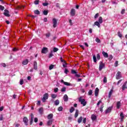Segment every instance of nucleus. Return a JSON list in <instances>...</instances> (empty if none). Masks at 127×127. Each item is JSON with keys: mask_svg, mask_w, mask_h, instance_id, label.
<instances>
[{"mask_svg": "<svg viewBox=\"0 0 127 127\" xmlns=\"http://www.w3.org/2000/svg\"><path fill=\"white\" fill-rule=\"evenodd\" d=\"M39 113L41 115H42V114H43V107H41V108H39Z\"/></svg>", "mask_w": 127, "mask_h": 127, "instance_id": "24", "label": "nucleus"}, {"mask_svg": "<svg viewBox=\"0 0 127 127\" xmlns=\"http://www.w3.org/2000/svg\"><path fill=\"white\" fill-rule=\"evenodd\" d=\"M120 117L121 118V121H124V119H125V116H124V113H123V112L121 113Z\"/></svg>", "mask_w": 127, "mask_h": 127, "instance_id": "26", "label": "nucleus"}, {"mask_svg": "<svg viewBox=\"0 0 127 127\" xmlns=\"http://www.w3.org/2000/svg\"><path fill=\"white\" fill-rule=\"evenodd\" d=\"M104 108V105H101V106L100 108V111L101 112V113H103V108Z\"/></svg>", "mask_w": 127, "mask_h": 127, "instance_id": "45", "label": "nucleus"}, {"mask_svg": "<svg viewBox=\"0 0 127 127\" xmlns=\"http://www.w3.org/2000/svg\"><path fill=\"white\" fill-rule=\"evenodd\" d=\"M61 92H66V87H63L61 90Z\"/></svg>", "mask_w": 127, "mask_h": 127, "instance_id": "39", "label": "nucleus"}, {"mask_svg": "<svg viewBox=\"0 0 127 127\" xmlns=\"http://www.w3.org/2000/svg\"><path fill=\"white\" fill-rule=\"evenodd\" d=\"M91 120L92 121H96L97 120V116L95 115H91Z\"/></svg>", "mask_w": 127, "mask_h": 127, "instance_id": "21", "label": "nucleus"}, {"mask_svg": "<svg viewBox=\"0 0 127 127\" xmlns=\"http://www.w3.org/2000/svg\"><path fill=\"white\" fill-rule=\"evenodd\" d=\"M118 64H119V62L118 61H116L115 63V67H118Z\"/></svg>", "mask_w": 127, "mask_h": 127, "instance_id": "53", "label": "nucleus"}, {"mask_svg": "<svg viewBox=\"0 0 127 127\" xmlns=\"http://www.w3.org/2000/svg\"><path fill=\"white\" fill-rule=\"evenodd\" d=\"M35 123H37L38 122V119L37 118H35L34 119Z\"/></svg>", "mask_w": 127, "mask_h": 127, "instance_id": "64", "label": "nucleus"}, {"mask_svg": "<svg viewBox=\"0 0 127 127\" xmlns=\"http://www.w3.org/2000/svg\"><path fill=\"white\" fill-rule=\"evenodd\" d=\"M79 102L81 103V105H83V107H85L87 105V102H86L85 99H82L81 97L79 98Z\"/></svg>", "mask_w": 127, "mask_h": 127, "instance_id": "1", "label": "nucleus"}, {"mask_svg": "<svg viewBox=\"0 0 127 127\" xmlns=\"http://www.w3.org/2000/svg\"><path fill=\"white\" fill-rule=\"evenodd\" d=\"M28 62H29L27 59H26L23 61L22 64H23V65H27L28 64Z\"/></svg>", "mask_w": 127, "mask_h": 127, "instance_id": "20", "label": "nucleus"}, {"mask_svg": "<svg viewBox=\"0 0 127 127\" xmlns=\"http://www.w3.org/2000/svg\"><path fill=\"white\" fill-rule=\"evenodd\" d=\"M58 111H59V112H62V111H63V107H62V106L59 107L58 108Z\"/></svg>", "mask_w": 127, "mask_h": 127, "instance_id": "34", "label": "nucleus"}, {"mask_svg": "<svg viewBox=\"0 0 127 127\" xmlns=\"http://www.w3.org/2000/svg\"><path fill=\"white\" fill-rule=\"evenodd\" d=\"M69 22L70 25H73V22H72V20L69 19Z\"/></svg>", "mask_w": 127, "mask_h": 127, "instance_id": "62", "label": "nucleus"}, {"mask_svg": "<svg viewBox=\"0 0 127 127\" xmlns=\"http://www.w3.org/2000/svg\"><path fill=\"white\" fill-rule=\"evenodd\" d=\"M75 14H76V10L74 8H72L70 10V15L71 16H75Z\"/></svg>", "mask_w": 127, "mask_h": 127, "instance_id": "9", "label": "nucleus"}, {"mask_svg": "<svg viewBox=\"0 0 127 127\" xmlns=\"http://www.w3.org/2000/svg\"><path fill=\"white\" fill-rule=\"evenodd\" d=\"M33 119H34V115L32 113L31 114V119L30 121V125L31 126L33 124Z\"/></svg>", "mask_w": 127, "mask_h": 127, "instance_id": "10", "label": "nucleus"}, {"mask_svg": "<svg viewBox=\"0 0 127 127\" xmlns=\"http://www.w3.org/2000/svg\"><path fill=\"white\" fill-rule=\"evenodd\" d=\"M47 119L49 120H53V114H49L47 116Z\"/></svg>", "mask_w": 127, "mask_h": 127, "instance_id": "12", "label": "nucleus"}, {"mask_svg": "<svg viewBox=\"0 0 127 127\" xmlns=\"http://www.w3.org/2000/svg\"><path fill=\"white\" fill-rule=\"evenodd\" d=\"M117 109H120L121 108V101H118L117 103Z\"/></svg>", "mask_w": 127, "mask_h": 127, "instance_id": "25", "label": "nucleus"}, {"mask_svg": "<svg viewBox=\"0 0 127 127\" xmlns=\"http://www.w3.org/2000/svg\"><path fill=\"white\" fill-rule=\"evenodd\" d=\"M117 80H119V79L122 78V72L121 71H118L116 76Z\"/></svg>", "mask_w": 127, "mask_h": 127, "instance_id": "4", "label": "nucleus"}, {"mask_svg": "<svg viewBox=\"0 0 127 127\" xmlns=\"http://www.w3.org/2000/svg\"><path fill=\"white\" fill-rule=\"evenodd\" d=\"M42 5L44 6H47V5H49V3H48V2H44V3H42Z\"/></svg>", "mask_w": 127, "mask_h": 127, "instance_id": "42", "label": "nucleus"}, {"mask_svg": "<svg viewBox=\"0 0 127 127\" xmlns=\"http://www.w3.org/2000/svg\"><path fill=\"white\" fill-rule=\"evenodd\" d=\"M93 58L94 62L96 63L97 62V57H96V56H93Z\"/></svg>", "mask_w": 127, "mask_h": 127, "instance_id": "41", "label": "nucleus"}, {"mask_svg": "<svg viewBox=\"0 0 127 127\" xmlns=\"http://www.w3.org/2000/svg\"><path fill=\"white\" fill-rule=\"evenodd\" d=\"M118 35L119 36V37H120L121 38H122V37H123V35L122 34V33H121V32H118Z\"/></svg>", "mask_w": 127, "mask_h": 127, "instance_id": "40", "label": "nucleus"}, {"mask_svg": "<svg viewBox=\"0 0 127 127\" xmlns=\"http://www.w3.org/2000/svg\"><path fill=\"white\" fill-rule=\"evenodd\" d=\"M39 3V0H36L34 1V4L37 5Z\"/></svg>", "mask_w": 127, "mask_h": 127, "instance_id": "48", "label": "nucleus"}, {"mask_svg": "<svg viewBox=\"0 0 127 127\" xmlns=\"http://www.w3.org/2000/svg\"><path fill=\"white\" fill-rule=\"evenodd\" d=\"M107 77H104V78L103 79V82L104 83H107Z\"/></svg>", "mask_w": 127, "mask_h": 127, "instance_id": "56", "label": "nucleus"}, {"mask_svg": "<svg viewBox=\"0 0 127 127\" xmlns=\"http://www.w3.org/2000/svg\"><path fill=\"white\" fill-rule=\"evenodd\" d=\"M23 122L24 123L25 126H28V119L27 117H24L23 119Z\"/></svg>", "mask_w": 127, "mask_h": 127, "instance_id": "7", "label": "nucleus"}, {"mask_svg": "<svg viewBox=\"0 0 127 127\" xmlns=\"http://www.w3.org/2000/svg\"><path fill=\"white\" fill-rule=\"evenodd\" d=\"M101 23H100L98 21H96L94 22V24L93 26L96 25L98 27L100 28L101 27Z\"/></svg>", "mask_w": 127, "mask_h": 127, "instance_id": "17", "label": "nucleus"}, {"mask_svg": "<svg viewBox=\"0 0 127 127\" xmlns=\"http://www.w3.org/2000/svg\"><path fill=\"white\" fill-rule=\"evenodd\" d=\"M99 17V13H96L94 16V18L96 19Z\"/></svg>", "mask_w": 127, "mask_h": 127, "instance_id": "50", "label": "nucleus"}, {"mask_svg": "<svg viewBox=\"0 0 127 127\" xmlns=\"http://www.w3.org/2000/svg\"><path fill=\"white\" fill-rule=\"evenodd\" d=\"M99 88L98 87H97L95 89V97H98V95H99Z\"/></svg>", "mask_w": 127, "mask_h": 127, "instance_id": "14", "label": "nucleus"}, {"mask_svg": "<svg viewBox=\"0 0 127 127\" xmlns=\"http://www.w3.org/2000/svg\"><path fill=\"white\" fill-rule=\"evenodd\" d=\"M4 11V12L3 13V14L5 15V16H7V17H9L10 16L9 11H8L7 9H5Z\"/></svg>", "mask_w": 127, "mask_h": 127, "instance_id": "8", "label": "nucleus"}, {"mask_svg": "<svg viewBox=\"0 0 127 127\" xmlns=\"http://www.w3.org/2000/svg\"><path fill=\"white\" fill-rule=\"evenodd\" d=\"M59 89H58V88H56L54 89V91L55 92V93H57V92H58Z\"/></svg>", "mask_w": 127, "mask_h": 127, "instance_id": "57", "label": "nucleus"}, {"mask_svg": "<svg viewBox=\"0 0 127 127\" xmlns=\"http://www.w3.org/2000/svg\"><path fill=\"white\" fill-rule=\"evenodd\" d=\"M53 68H54V65L51 64L49 66V70H52V69H53Z\"/></svg>", "mask_w": 127, "mask_h": 127, "instance_id": "44", "label": "nucleus"}, {"mask_svg": "<svg viewBox=\"0 0 127 127\" xmlns=\"http://www.w3.org/2000/svg\"><path fill=\"white\" fill-rule=\"evenodd\" d=\"M98 22L100 24L103 23V17H100L98 20Z\"/></svg>", "mask_w": 127, "mask_h": 127, "instance_id": "29", "label": "nucleus"}, {"mask_svg": "<svg viewBox=\"0 0 127 127\" xmlns=\"http://www.w3.org/2000/svg\"><path fill=\"white\" fill-rule=\"evenodd\" d=\"M60 103V102H59V100L57 99L55 101V106H58L59 104Z\"/></svg>", "mask_w": 127, "mask_h": 127, "instance_id": "27", "label": "nucleus"}, {"mask_svg": "<svg viewBox=\"0 0 127 127\" xmlns=\"http://www.w3.org/2000/svg\"><path fill=\"white\" fill-rule=\"evenodd\" d=\"M51 97L52 99H56V98H57V95L55 94H51Z\"/></svg>", "mask_w": 127, "mask_h": 127, "instance_id": "30", "label": "nucleus"}, {"mask_svg": "<svg viewBox=\"0 0 127 127\" xmlns=\"http://www.w3.org/2000/svg\"><path fill=\"white\" fill-rule=\"evenodd\" d=\"M53 123V120H49L47 122V126H48V127H50V126L52 125Z\"/></svg>", "mask_w": 127, "mask_h": 127, "instance_id": "15", "label": "nucleus"}, {"mask_svg": "<svg viewBox=\"0 0 127 127\" xmlns=\"http://www.w3.org/2000/svg\"><path fill=\"white\" fill-rule=\"evenodd\" d=\"M64 102H68V96L67 94H65L64 96Z\"/></svg>", "mask_w": 127, "mask_h": 127, "instance_id": "19", "label": "nucleus"}, {"mask_svg": "<svg viewBox=\"0 0 127 127\" xmlns=\"http://www.w3.org/2000/svg\"><path fill=\"white\" fill-rule=\"evenodd\" d=\"M57 20H56V18L53 19V26L54 28L57 26Z\"/></svg>", "mask_w": 127, "mask_h": 127, "instance_id": "6", "label": "nucleus"}, {"mask_svg": "<svg viewBox=\"0 0 127 127\" xmlns=\"http://www.w3.org/2000/svg\"><path fill=\"white\" fill-rule=\"evenodd\" d=\"M109 60L110 61H111V60H112V59H113V55H110V56H109Z\"/></svg>", "mask_w": 127, "mask_h": 127, "instance_id": "52", "label": "nucleus"}, {"mask_svg": "<svg viewBox=\"0 0 127 127\" xmlns=\"http://www.w3.org/2000/svg\"><path fill=\"white\" fill-rule=\"evenodd\" d=\"M52 56H53V54H52V52H51V53L49 54V58H51Z\"/></svg>", "mask_w": 127, "mask_h": 127, "instance_id": "54", "label": "nucleus"}, {"mask_svg": "<svg viewBox=\"0 0 127 127\" xmlns=\"http://www.w3.org/2000/svg\"><path fill=\"white\" fill-rule=\"evenodd\" d=\"M101 103H102L101 100H99L97 104V106H100V104H101Z\"/></svg>", "mask_w": 127, "mask_h": 127, "instance_id": "63", "label": "nucleus"}, {"mask_svg": "<svg viewBox=\"0 0 127 127\" xmlns=\"http://www.w3.org/2000/svg\"><path fill=\"white\" fill-rule=\"evenodd\" d=\"M79 116V110H76L75 113L74 115V118H78V116Z\"/></svg>", "mask_w": 127, "mask_h": 127, "instance_id": "22", "label": "nucleus"}, {"mask_svg": "<svg viewBox=\"0 0 127 127\" xmlns=\"http://www.w3.org/2000/svg\"><path fill=\"white\" fill-rule=\"evenodd\" d=\"M112 107H109L106 111H105V114L107 115V114H109V113H111L112 112Z\"/></svg>", "mask_w": 127, "mask_h": 127, "instance_id": "11", "label": "nucleus"}, {"mask_svg": "<svg viewBox=\"0 0 127 127\" xmlns=\"http://www.w3.org/2000/svg\"><path fill=\"white\" fill-rule=\"evenodd\" d=\"M46 37L47 38L50 37V33H48L46 34Z\"/></svg>", "mask_w": 127, "mask_h": 127, "instance_id": "49", "label": "nucleus"}, {"mask_svg": "<svg viewBox=\"0 0 127 127\" xmlns=\"http://www.w3.org/2000/svg\"><path fill=\"white\" fill-rule=\"evenodd\" d=\"M96 57L97 58V60H100L101 59V56H100L99 54H97Z\"/></svg>", "mask_w": 127, "mask_h": 127, "instance_id": "43", "label": "nucleus"}, {"mask_svg": "<svg viewBox=\"0 0 127 127\" xmlns=\"http://www.w3.org/2000/svg\"><path fill=\"white\" fill-rule=\"evenodd\" d=\"M23 79H20V85H23Z\"/></svg>", "mask_w": 127, "mask_h": 127, "instance_id": "55", "label": "nucleus"}, {"mask_svg": "<svg viewBox=\"0 0 127 127\" xmlns=\"http://www.w3.org/2000/svg\"><path fill=\"white\" fill-rule=\"evenodd\" d=\"M43 14H44V15H47L48 14V10H44Z\"/></svg>", "mask_w": 127, "mask_h": 127, "instance_id": "37", "label": "nucleus"}, {"mask_svg": "<svg viewBox=\"0 0 127 127\" xmlns=\"http://www.w3.org/2000/svg\"><path fill=\"white\" fill-rule=\"evenodd\" d=\"M105 64L103 63V62H100L99 63V71H101V70H103L104 68H105Z\"/></svg>", "mask_w": 127, "mask_h": 127, "instance_id": "2", "label": "nucleus"}, {"mask_svg": "<svg viewBox=\"0 0 127 127\" xmlns=\"http://www.w3.org/2000/svg\"><path fill=\"white\" fill-rule=\"evenodd\" d=\"M47 52H48V48L46 47L43 48L41 51V53L43 54H46Z\"/></svg>", "mask_w": 127, "mask_h": 127, "instance_id": "5", "label": "nucleus"}, {"mask_svg": "<svg viewBox=\"0 0 127 127\" xmlns=\"http://www.w3.org/2000/svg\"><path fill=\"white\" fill-rule=\"evenodd\" d=\"M92 94H93V90H90L88 91V96H91V95H92Z\"/></svg>", "mask_w": 127, "mask_h": 127, "instance_id": "36", "label": "nucleus"}, {"mask_svg": "<svg viewBox=\"0 0 127 127\" xmlns=\"http://www.w3.org/2000/svg\"><path fill=\"white\" fill-rule=\"evenodd\" d=\"M59 49L57 48H54L53 52H57L58 51Z\"/></svg>", "mask_w": 127, "mask_h": 127, "instance_id": "51", "label": "nucleus"}, {"mask_svg": "<svg viewBox=\"0 0 127 127\" xmlns=\"http://www.w3.org/2000/svg\"><path fill=\"white\" fill-rule=\"evenodd\" d=\"M113 89H111L108 94L109 98H111V97H112V94H113Z\"/></svg>", "mask_w": 127, "mask_h": 127, "instance_id": "28", "label": "nucleus"}, {"mask_svg": "<svg viewBox=\"0 0 127 127\" xmlns=\"http://www.w3.org/2000/svg\"><path fill=\"white\" fill-rule=\"evenodd\" d=\"M68 72H69V70H68V69H67V68H65L64 73H65V74H67V73H68Z\"/></svg>", "mask_w": 127, "mask_h": 127, "instance_id": "59", "label": "nucleus"}, {"mask_svg": "<svg viewBox=\"0 0 127 127\" xmlns=\"http://www.w3.org/2000/svg\"><path fill=\"white\" fill-rule=\"evenodd\" d=\"M60 60H61V62H62V63L64 62V64H65V65L67 64L66 63V61H65V60H63V58H62V57H61L60 58Z\"/></svg>", "mask_w": 127, "mask_h": 127, "instance_id": "33", "label": "nucleus"}, {"mask_svg": "<svg viewBox=\"0 0 127 127\" xmlns=\"http://www.w3.org/2000/svg\"><path fill=\"white\" fill-rule=\"evenodd\" d=\"M79 47L80 48H81L82 49H83V50H85V48L84 47V46L82 45H80Z\"/></svg>", "mask_w": 127, "mask_h": 127, "instance_id": "60", "label": "nucleus"}, {"mask_svg": "<svg viewBox=\"0 0 127 127\" xmlns=\"http://www.w3.org/2000/svg\"><path fill=\"white\" fill-rule=\"evenodd\" d=\"M64 85H65V86H71V83L67 82H64Z\"/></svg>", "mask_w": 127, "mask_h": 127, "instance_id": "35", "label": "nucleus"}, {"mask_svg": "<svg viewBox=\"0 0 127 127\" xmlns=\"http://www.w3.org/2000/svg\"><path fill=\"white\" fill-rule=\"evenodd\" d=\"M95 41L97 42V43H101V40H100L99 38H96L95 39Z\"/></svg>", "mask_w": 127, "mask_h": 127, "instance_id": "38", "label": "nucleus"}, {"mask_svg": "<svg viewBox=\"0 0 127 127\" xmlns=\"http://www.w3.org/2000/svg\"><path fill=\"white\" fill-rule=\"evenodd\" d=\"M4 6L1 5H0V10H4Z\"/></svg>", "mask_w": 127, "mask_h": 127, "instance_id": "46", "label": "nucleus"}, {"mask_svg": "<svg viewBox=\"0 0 127 127\" xmlns=\"http://www.w3.org/2000/svg\"><path fill=\"white\" fill-rule=\"evenodd\" d=\"M71 74H77V72H76V70H74V69H71Z\"/></svg>", "mask_w": 127, "mask_h": 127, "instance_id": "47", "label": "nucleus"}, {"mask_svg": "<svg viewBox=\"0 0 127 127\" xmlns=\"http://www.w3.org/2000/svg\"><path fill=\"white\" fill-rule=\"evenodd\" d=\"M86 122H87V118H85L83 120V124H86Z\"/></svg>", "mask_w": 127, "mask_h": 127, "instance_id": "58", "label": "nucleus"}, {"mask_svg": "<svg viewBox=\"0 0 127 127\" xmlns=\"http://www.w3.org/2000/svg\"><path fill=\"white\" fill-rule=\"evenodd\" d=\"M34 13H35V14H37V15L40 14V12L38 10H34Z\"/></svg>", "mask_w": 127, "mask_h": 127, "instance_id": "31", "label": "nucleus"}, {"mask_svg": "<svg viewBox=\"0 0 127 127\" xmlns=\"http://www.w3.org/2000/svg\"><path fill=\"white\" fill-rule=\"evenodd\" d=\"M82 121H83V117L81 116L79 118H78L77 120V123L78 124H81V123H82Z\"/></svg>", "mask_w": 127, "mask_h": 127, "instance_id": "23", "label": "nucleus"}, {"mask_svg": "<svg viewBox=\"0 0 127 127\" xmlns=\"http://www.w3.org/2000/svg\"><path fill=\"white\" fill-rule=\"evenodd\" d=\"M49 95L48 93H45L44 95L43 98L42 99V101H43V103H45L46 100L48 99Z\"/></svg>", "mask_w": 127, "mask_h": 127, "instance_id": "3", "label": "nucleus"}, {"mask_svg": "<svg viewBox=\"0 0 127 127\" xmlns=\"http://www.w3.org/2000/svg\"><path fill=\"white\" fill-rule=\"evenodd\" d=\"M102 54L105 58H108L109 57V55L104 51L102 52Z\"/></svg>", "mask_w": 127, "mask_h": 127, "instance_id": "18", "label": "nucleus"}, {"mask_svg": "<svg viewBox=\"0 0 127 127\" xmlns=\"http://www.w3.org/2000/svg\"><path fill=\"white\" fill-rule=\"evenodd\" d=\"M127 81H126L125 82V83L123 84V85L122 86V90H123V91H125V90H126V89H127Z\"/></svg>", "mask_w": 127, "mask_h": 127, "instance_id": "13", "label": "nucleus"}, {"mask_svg": "<svg viewBox=\"0 0 127 127\" xmlns=\"http://www.w3.org/2000/svg\"><path fill=\"white\" fill-rule=\"evenodd\" d=\"M74 111H75V108H74L73 107H71L69 110L70 113H72L73 112H74Z\"/></svg>", "mask_w": 127, "mask_h": 127, "instance_id": "32", "label": "nucleus"}, {"mask_svg": "<svg viewBox=\"0 0 127 127\" xmlns=\"http://www.w3.org/2000/svg\"><path fill=\"white\" fill-rule=\"evenodd\" d=\"M75 77H77V78H80V77H81V75L80 74H78L77 73H76V74H75Z\"/></svg>", "mask_w": 127, "mask_h": 127, "instance_id": "61", "label": "nucleus"}, {"mask_svg": "<svg viewBox=\"0 0 127 127\" xmlns=\"http://www.w3.org/2000/svg\"><path fill=\"white\" fill-rule=\"evenodd\" d=\"M33 67H34V70H37V68H38V66H37V62H36V61H35V62H34Z\"/></svg>", "mask_w": 127, "mask_h": 127, "instance_id": "16", "label": "nucleus"}]
</instances>
